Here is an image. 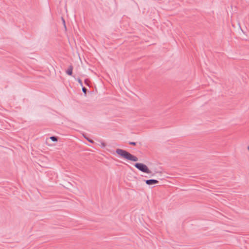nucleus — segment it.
<instances>
[{
  "label": "nucleus",
  "instance_id": "nucleus-1",
  "mask_svg": "<svg viewBox=\"0 0 249 249\" xmlns=\"http://www.w3.org/2000/svg\"><path fill=\"white\" fill-rule=\"evenodd\" d=\"M116 152L117 154L120 155L122 157L128 160L133 161H137L138 160L137 157L131 154L130 153L124 150L117 149L116 150Z\"/></svg>",
  "mask_w": 249,
  "mask_h": 249
},
{
  "label": "nucleus",
  "instance_id": "nucleus-2",
  "mask_svg": "<svg viewBox=\"0 0 249 249\" xmlns=\"http://www.w3.org/2000/svg\"><path fill=\"white\" fill-rule=\"evenodd\" d=\"M134 166L143 173L147 174L151 173V171L148 168L147 166L143 163L137 162L134 164Z\"/></svg>",
  "mask_w": 249,
  "mask_h": 249
},
{
  "label": "nucleus",
  "instance_id": "nucleus-3",
  "mask_svg": "<svg viewBox=\"0 0 249 249\" xmlns=\"http://www.w3.org/2000/svg\"><path fill=\"white\" fill-rule=\"evenodd\" d=\"M145 183L148 185H151L155 184H157L159 182V181L157 179H150L145 180Z\"/></svg>",
  "mask_w": 249,
  "mask_h": 249
},
{
  "label": "nucleus",
  "instance_id": "nucleus-4",
  "mask_svg": "<svg viewBox=\"0 0 249 249\" xmlns=\"http://www.w3.org/2000/svg\"><path fill=\"white\" fill-rule=\"evenodd\" d=\"M72 70H73V67L71 65H70L68 69H67V70L66 71V73L67 74H68L69 75H72Z\"/></svg>",
  "mask_w": 249,
  "mask_h": 249
},
{
  "label": "nucleus",
  "instance_id": "nucleus-5",
  "mask_svg": "<svg viewBox=\"0 0 249 249\" xmlns=\"http://www.w3.org/2000/svg\"><path fill=\"white\" fill-rule=\"evenodd\" d=\"M50 139L53 142H57L58 140L57 138L55 136H51V137H50Z\"/></svg>",
  "mask_w": 249,
  "mask_h": 249
},
{
  "label": "nucleus",
  "instance_id": "nucleus-6",
  "mask_svg": "<svg viewBox=\"0 0 249 249\" xmlns=\"http://www.w3.org/2000/svg\"><path fill=\"white\" fill-rule=\"evenodd\" d=\"M82 86V91H83L85 94H86L87 90V89H86L85 87H83V86Z\"/></svg>",
  "mask_w": 249,
  "mask_h": 249
},
{
  "label": "nucleus",
  "instance_id": "nucleus-7",
  "mask_svg": "<svg viewBox=\"0 0 249 249\" xmlns=\"http://www.w3.org/2000/svg\"><path fill=\"white\" fill-rule=\"evenodd\" d=\"M77 81L81 86H83L82 82L80 78L77 79Z\"/></svg>",
  "mask_w": 249,
  "mask_h": 249
},
{
  "label": "nucleus",
  "instance_id": "nucleus-8",
  "mask_svg": "<svg viewBox=\"0 0 249 249\" xmlns=\"http://www.w3.org/2000/svg\"><path fill=\"white\" fill-rule=\"evenodd\" d=\"M129 144L133 145H136V142H129Z\"/></svg>",
  "mask_w": 249,
  "mask_h": 249
},
{
  "label": "nucleus",
  "instance_id": "nucleus-9",
  "mask_svg": "<svg viewBox=\"0 0 249 249\" xmlns=\"http://www.w3.org/2000/svg\"><path fill=\"white\" fill-rule=\"evenodd\" d=\"M62 20H63V23L64 24V26L65 27V28H66V25H65V20L64 19V18H62Z\"/></svg>",
  "mask_w": 249,
  "mask_h": 249
},
{
  "label": "nucleus",
  "instance_id": "nucleus-10",
  "mask_svg": "<svg viewBox=\"0 0 249 249\" xmlns=\"http://www.w3.org/2000/svg\"><path fill=\"white\" fill-rule=\"evenodd\" d=\"M88 141H89L90 142H93V141L92 140H91L89 139Z\"/></svg>",
  "mask_w": 249,
  "mask_h": 249
},
{
  "label": "nucleus",
  "instance_id": "nucleus-11",
  "mask_svg": "<svg viewBox=\"0 0 249 249\" xmlns=\"http://www.w3.org/2000/svg\"><path fill=\"white\" fill-rule=\"evenodd\" d=\"M86 139L88 140H89V138H86Z\"/></svg>",
  "mask_w": 249,
  "mask_h": 249
},
{
  "label": "nucleus",
  "instance_id": "nucleus-12",
  "mask_svg": "<svg viewBox=\"0 0 249 249\" xmlns=\"http://www.w3.org/2000/svg\"><path fill=\"white\" fill-rule=\"evenodd\" d=\"M248 150H249V146H248Z\"/></svg>",
  "mask_w": 249,
  "mask_h": 249
}]
</instances>
